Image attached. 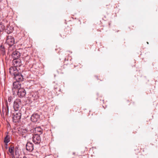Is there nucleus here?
<instances>
[{"instance_id": "14", "label": "nucleus", "mask_w": 158, "mask_h": 158, "mask_svg": "<svg viewBox=\"0 0 158 158\" xmlns=\"http://www.w3.org/2000/svg\"><path fill=\"white\" fill-rule=\"evenodd\" d=\"M12 63L14 67H20L21 65V60L18 59H14L12 61Z\"/></svg>"}, {"instance_id": "15", "label": "nucleus", "mask_w": 158, "mask_h": 158, "mask_svg": "<svg viewBox=\"0 0 158 158\" xmlns=\"http://www.w3.org/2000/svg\"><path fill=\"white\" fill-rule=\"evenodd\" d=\"M14 152H15V156H16V158H19L21 153V152L18 147L16 146L15 147Z\"/></svg>"}, {"instance_id": "13", "label": "nucleus", "mask_w": 158, "mask_h": 158, "mask_svg": "<svg viewBox=\"0 0 158 158\" xmlns=\"http://www.w3.org/2000/svg\"><path fill=\"white\" fill-rule=\"evenodd\" d=\"M40 115L37 114H34L31 117V120L32 121L36 122L39 119Z\"/></svg>"}, {"instance_id": "5", "label": "nucleus", "mask_w": 158, "mask_h": 158, "mask_svg": "<svg viewBox=\"0 0 158 158\" xmlns=\"http://www.w3.org/2000/svg\"><path fill=\"white\" fill-rule=\"evenodd\" d=\"M5 44L8 45L10 47L12 46L15 44L14 37L10 35L7 36Z\"/></svg>"}, {"instance_id": "23", "label": "nucleus", "mask_w": 158, "mask_h": 158, "mask_svg": "<svg viewBox=\"0 0 158 158\" xmlns=\"http://www.w3.org/2000/svg\"><path fill=\"white\" fill-rule=\"evenodd\" d=\"M13 99L14 98L12 97L11 96L8 97V101L10 103L12 102L13 101Z\"/></svg>"}, {"instance_id": "12", "label": "nucleus", "mask_w": 158, "mask_h": 158, "mask_svg": "<svg viewBox=\"0 0 158 158\" xmlns=\"http://www.w3.org/2000/svg\"><path fill=\"white\" fill-rule=\"evenodd\" d=\"M26 149L30 152H32L34 149L33 145L32 143L30 142H27L26 145Z\"/></svg>"}, {"instance_id": "17", "label": "nucleus", "mask_w": 158, "mask_h": 158, "mask_svg": "<svg viewBox=\"0 0 158 158\" xmlns=\"http://www.w3.org/2000/svg\"><path fill=\"white\" fill-rule=\"evenodd\" d=\"M15 150V147L14 146L11 145L8 148V151L10 155H11L12 157H15V155L14 154V152Z\"/></svg>"}, {"instance_id": "22", "label": "nucleus", "mask_w": 158, "mask_h": 158, "mask_svg": "<svg viewBox=\"0 0 158 158\" xmlns=\"http://www.w3.org/2000/svg\"><path fill=\"white\" fill-rule=\"evenodd\" d=\"M7 25H7L6 24V26H7V28L6 29L5 31L7 33V34H9L12 32V30L11 29H12L13 28H11V29L10 28L8 27Z\"/></svg>"}, {"instance_id": "4", "label": "nucleus", "mask_w": 158, "mask_h": 158, "mask_svg": "<svg viewBox=\"0 0 158 158\" xmlns=\"http://www.w3.org/2000/svg\"><path fill=\"white\" fill-rule=\"evenodd\" d=\"M32 135V140L33 142L36 144H39L41 142L40 135L37 134H34Z\"/></svg>"}, {"instance_id": "7", "label": "nucleus", "mask_w": 158, "mask_h": 158, "mask_svg": "<svg viewBox=\"0 0 158 158\" xmlns=\"http://www.w3.org/2000/svg\"><path fill=\"white\" fill-rule=\"evenodd\" d=\"M9 23L8 21L6 19L3 20L0 23V33L2 32L5 30V26H6Z\"/></svg>"}, {"instance_id": "21", "label": "nucleus", "mask_w": 158, "mask_h": 158, "mask_svg": "<svg viewBox=\"0 0 158 158\" xmlns=\"http://www.w3.org/2000/svg\"><path fill=\"white\" fill-rule=\"evenodd\" d=\"M28 131L27 129H23L22 131V134L23 136L26 138L27 135Z\"/></svg>"}, {"instance_id": "6", "label": "nucleus", "mask_w": 158, "mask_h": 158, "mask_svg": "<svg viewBox=\"0 0 158 158\" xmlns=\"http://www.w3.org/2000/svg\"><path fill=\"white\" fill-rule=\"evenodd\" d=\"M17 91V92H15V94H17L19 97L23 98L26 94V91L23 88L20 89L18 90Z\"/></svg>"}, {"instance_id": "18", "label": "nucleus", "mask_w": 158, "mask_h": 158, "mask_svg": "<svg viewBox=\"0 0 158 158\" xmlns=\"http://www.w3.org/2000/svg\"><path fill=\"white\" fill-rule=\"evenodd\" d=\"M7 134L6 135L4 139V142L5 143H8L10 141L11 136L10 135H8V132H6Z\"/></svg>"}, {"instance_id": "16", "label": "nucleus", "mask_w": 158, "mask_h": 158, "mask_svg": "<svg viewBox=\"0 0 158 158\" xmlns=\"http://www.w3.org/2000/svg\"><path fill=\"white\" fill-rule=\"evenodd\" d=\"M20 56V53L18 51H14L12 54V56L14 59H18L19 58Z\"/></svg>"}, {"instance_id": "2", "label": "nucleus", "mask_w": 158, "mask_h": 158, "mask_svg": "<svg viewBox=\"0 0 158 158\" xmlns=\"http://www.w3.org/2000/svg\"><path fill=\"white\" fill-rule=\"evenodd\" d=\"M13 107L15 111L19 110L22 107L21 100L19 99H15L13 102Z\"/></svg>"}, {"instance_id": "9", "label": "nucleus", "mask_w": 158, "mask_h": 158, "mask_svg": "<svg viewBox=\"0 0 158 158\" xmlns=\"http://www.w3.org/2000/svg\"><path fill=\"white\" fill-rule=\"evenodd\" d=\"M14 77L16 81H19V82L23 81L24 79V77L22 74L19 73V72L17 73V74L15 75Z\"/></svg>"}, {"instance_id": "25", "label": "nucleus", "mask_w": 158, "mask_h": 158, "mask_svg": "<svg viewBox=\"0 0 158 158\" xmlns=\"http://www.w3.org/2000/svg\"><path fill=\"white\" fill-rule=\"evenodd\" d=\"M147 43L148 44V42H147Z\"/></svg>"}, {"instance_id": "19", "label": "nucleus", "mask_w": 158, "mask_h": 158, "mask_svg": "<svg viewBox=\"0 0 158 158\" xmlns=\"http://www.w3.org/2000/svg\"><path fill=\"white\" fill-rule=\"evenodd\" d=\"M31 98L33 100H36L39 98L38 93L37 92L32 93L31 94Z\"/></svg>"}, {"instance_id": "24", "label": "nucleus", "mask_w": 158, "mask_h": 158, "mask_svg": "<svg viewBox=\"0 0 158 158\" xmlns=\"http://www.w3.org/2000/svg\"><path fill=\"white\" fill-rule=\"evenodd\" d=\"M5 148L6 149H7L8 148V147H7V145H8V143H5Z\"/></svg>"}, {"instance_id": "8", "label": "nucleus", "mask_w": 158, "mask_h": 158, "mask_svg": "<svg viewBox=\"0 0 158 158\" xmlns=\"http://www.w3.org/2000/svg\"><path fill=\"white\" fill-rule=\"evenodd\" d=\"M30 131L32 133L33 132L35 134H37L40 135H41L43 133V130L39 127L31 129L30 130Z\"/></svg>"}, {"instance_id": "1", "label": "nucleus", "mask_w": 158, "mask_h": 158, "mask_svg": "<svg viewBox=\"0 0 158 158\" xmlns=\"http://www.w3.org/2000/svg\"><path fill=\"white\" fill-rule=\"evenodd\" d=\"M13 87H12V90L13 94H15V92H17L18 90H19L21 88V83L19 81H16L13 83Z\"/></svg>"}, {"instance_id": "10", "label": "nucleus", "mask_w": 158, "mask_h": 158, "mask_svg": "<svg viewBox=\"0 0 158 158\" xmlns=\"http://www.w3.org/2000/svg\"><path fill=\"white\" fill-rule=\"evenodd\" d=\"M6 107H4V106H3L2 112L3 114H5L6 116H8L9 108L7 101H6Z\"/></svg>"}, {"instance_id": "3", "label": "nucleus", "mask_w": 158, "mask_h": 158, "mask_svg": "<svg viewBox=\"0 0 158 158\" xmlns=\"http://www.w3.org/2000/svg\"><path fill=\"white\" fill-rule=\"evenodd\" d=\"M22 114L21 111H19L18 112H15L13 115L12 119L14 123H19L20 121Z\"/></svg>"}, {"instance_id": "11", "label": "nucleus", "mask_w": 158, "mask_h": 158, "mask_svg": "<svg viewBox=\"0 0 158 158\" xmlns=\"http://www.w3.org/2000/svg\"><path fill=\"white\" fill-rule=\"evenodd\" d=\"M18 70L15 67H11L9 68V73L11 75L14 76L15 74H17Z\"/></svg>"}, {"instance_id": "20", "label": "nucleus", "mask_w": 158, "mask_h": 158, "mask_svg": "<svg viewBox=\"0 0 158 158\" xmlns=\"http://www.w3.org/2000/svg\"><path fill=\"white\" fill-rule=\"evenodd\" d=\"M0 53L3 55H4L5 53V47L2 44L0 46Z\"/></svg>"}]
</instances>
